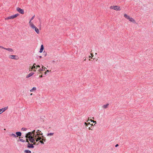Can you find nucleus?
<instances>
[{"instance_id": "35", "label": "nucleus", "mask_w": 153, "mask_h": 153, "mask_svg": "<svg viewBox=\"0 0 153 153\" xmlns=\"http://www.w3.org/2000/svg\"><path fill=\"white\" fill-rule=\"evenodd\" d=\"M90 121H91L92 122H93L94 123H96V121H94V120H92V119H91L90 120Z\"/></svg>"}, {"instance_id": "15", "label": "nucleus", "mask_w": 153, "mask_h": 153, "mask_svg": "<svg viewBox=\"0 0 153 153\" xmlns=\"http://www.w3.org/2000/svg\"><path fill=\"white\" fill-rule=\"evenodd\" d=\"M4 49L10 52H12L13 51V50L12 49L10 48H4Z\"/></svg>"}, {"instance_id": "36", "label": "nucleus", "mask_w": 153, "mask_h": 153, "mask_svg": "<svg viewBox=\"0 0 153 153\" xmlns=\"http://www.w3.org/2000/svg\"><path fill=\"white\" fill-rule=\"evenodd\" d=\"M29 23L30 25V26L31 27V25L32 24H33L31 22V21H30V20Z\"/></svg>"}, {"instance_id": "45", "label": "nucleus", "mask_w": 153, "mask_h": 153, "mask_svg": "<svg viewBox=\"0 0 153 153\" xmlns=\"http://www.w3.org/2000/svg\"><path fill=\"white\" fill-rule=\"evenodd\" d=\"M38 57H39L40 59L42 58V56H37Z\"/></svg>"}, {"instance_id": "14", "label": "nucleus", "mask_w": 153, "mask_h": 153, "mask_svg": "<svg viewBox=\"0 0 153 153\" xmlns=\"http://www.w3.org/2000/svg\"><path fill=\"white\" fill-rule=\"evenodd\" d=\"M36 133L37 134H39V135H42L43 134V133H42L41 131H40L39 130H38L36 132Z\"/></svg>"}, {"instance_id": "50", "label": "nucleus", "mask_w": 153, "mask_h": 153, "mask_svg": "<svg viewBox=\"0 0 153 153\" xmlns=\"http://www.w3.org/2000/svg\"><path fill=\"white\" fill-rule=\"evenodd\" d=\"M93 119H94V117H93Z\"/></svg>"}, {"instance_id": "25", "label": "nucleus", "mask_w": 153, "mask_h": 153, "mask_svg": "<svg viewBox=\"0 0 153 153\" xmlns=\"http://www.w3.org/2000/svg\"><path fill=\"white\" fill-rule=\"evenodd\" d=\"M10 136H13L14 137H16V136L14 134H10Z\"/></svg>"}, {"instance_id": "4", "label": "nucleus", "mask_w": 153, "mask_h": 153, "mask_svg": "<svg viewBox=\"0 0 153 153\" xmlns=\"http://www.w3.org/2000/svg\"><path fill=\"white\" fill-rule=\"evenodd\" d=\"M9 58L14 59L17 60L19 59V57L16 55H11L9 56Z\"/></svg>"}, {"instance_id": "10", "label": "nucleus", "mask_w": 153, "mask_h": 153, "mask_svg": "<svg viewBox=\"0 0 153 153\" xmlns=\"http://www.w3.org/2000/svg\"><path fill=\"white\" fill-rule=\"evenodd\" d=\"M34 74V73H33V72L30 73H29L28 75H27V76L26 78H27L30 77L32 76L33 74Z\"/></svg>"}, {"instance_id": "24", "label": "nucleus", "mask_w": 153, "mask_h": 153, "mask_svg": "<svg viewBox=\"0 0 153 153\" xmlns=\"http://www.w3.org/2000/svg\"><path fill=\"white\" fill-rule=\"evenodd\" d=\"M54 134V133H48L47 134V135L48 136H52V135H53Z\"/></svg>"}, {"instance_id": "38", "label": "nucleus", "mask_w": 153, "mask_h": 153, "mask_svg": "<svg viewBox=\"0 0 153 153\" xmlns=\"http://www.w3.org/2000/svg\"><path fill=\"white\" fill-rule=\"evenodd\" d=\"M92 128V126H89L88 127V129L89 130H92V129L91 128Z\"/></svg>"}, {"instance_id": "37", "label": "nucleus", "mask_w": 153, "mask_h": 153, "mask_svg": "<svg viewBox=\"0 0 153 153\" xmlns=\"http://www.w3.org/2000/svg\"><path fill=\"white\" fill-rule=\"evenodd\" d=\"M33 143V145H38L39 143H38L36 144V143L35 142H34Z\"/></svg>"}, {"instance_id": "34", "label": "nucleus", "mask_w": 153, "mask_h": 153, "mask_svg": "<svg viewBox=\"0 0 153 153\" xmlns=\"http://www.w3.org/2000/svg\"><path fill=\"white\" fill-rule=\"evenodd\" d=\"M35 16V15H34L33 16L32 18H31L30 20V21H31L32 20H33V19L34 18V17Z\"/></svg>"}, {"instance_id": "8", "label": "nucleus", "mask_w": 153, "mask_h": 153, "mask_svg": "<svg viewBox=\"0 0 153 153\" xmlns=\"http://www.w3.org/2000/svg\"><path fill=\"white\" fill-rule=\"evenodd\" d=\"M8 108V107H5L4 108H2L1 109H0V114H1L3 112L5 111L7 108Z\"/></svg>"}, {"instance_id": "11", "label": "nucleus", "mask_w": 153, "mask_h": 153, "mask_svg": "<svg viewBox=\"0 0 153 153\" xmlns=\"http://www.w3.org/2000/svg\"><path fill=\"white\" fill-rule=\"evenodd\" d=\"M16 137H20L22 135V133L20 131L17 132L16 133Z\"/></svg>"}, {"instance_id": "48", "label": "nucleus", "mask_w": 153, "mask_h": 153, "mask_svg": "<svg viewBox=\"0 0 153 153\" xmlns=\"http://www.w3.org/2000/svg\"><path fill=\"white\" fill-rule=\"evenodd\" d=\"M33 71H36V70H33Z\"/></svg>"}, {"instance_id": "33", "label": "nucleus", "mask_w": 153, "mask_h": 153, "mask_svg": "<svg viewBox=\"0 0 153 153\" xmlns=\"http://www.w3.org/2000/svg\"><path fill=\"white\" fill-rule=\"evenodd\" d=\"M35 130H33V131H32V132H31L32 133V134H33V135L34 134V135H35Z\"/></svg>"}, {"instance_id": "18", "label": "nucleus", "mask_w": 153, "mask_h": 153, "mask_svg": "<svg viewBox=\"0 0 153 153\" xmlns=\"http://www.w3.org/2000/svg\"><path fill=\"white\" fill-rule=\"evenodd\" d=\"M109 105V104L108 103L105 105H103V106H102V107L104 108H108Z\"/></svg>"}, {"instance_id": "23", "label": "nucleus", "mask_w": 153, "mask_h": 153, "mask_svg": "<svg viewBox=\"0 0 153 153\" xmlns=\"http://www.w3.org/2000/svg\"><path fill=\"white\" fill-rule=\"evenodd\" d=\"M36 90V87H33L31 90H30V91L32 92L33 91H35Z\"/></svg>"}, {"instance_id": "31", "label": "nucleus", "mask_w": 153, "mask_h": 153, "mask_svg": "<svg viewBox=\"0 0 153 153\" xmlns=\"http://www.w3.org/2000/svg\"><path fill=\"white\" fill-rule=\"evenodd\" d=\"M43 141H42V140H41L39 141V142H40L42 144H44V142H43Z\"/></svg>"}, {"instance_id": "19", "label": "nucleus", "mask_w": 153, "mask_h": 153, "mask_svg": "<svg viewBox=\"0 0 153 153\" xmlns=\"http://www.w3.org/2000/svg\"><path fill=\"white\" fill-rule=\"evenodd\" d=\"M126 19H129L130 18V16H128L126 14H125L124 15Z\"/></svg>"}, {"instance_id": "40", "label": "nucleus", "mask_w": 153, "mask_h": 153, "mask_svg": "<svg viewBox=\"0 0 153 153\" xmlns=\"http://www.w3.org/2000/svg\"><path fill=\"white\" fill-rule=\"evenodd\" d=\"M0 48H1L2 49H4V48H4V47H3V46H0Z\"/></svg>"}, {"instance_id": "20", "label": "nucleus", "mask_w": 153, "mask_h": 153, "mask_svg": "<svg viewBox=\"0 0 153 153\" xmlns=\"http://www.w3.org/2000/svg\"><path fill=\"white\" fill-rule=\"evenodd\" d=\"M38 136H39V134H35V135H33V137L35 139L36 138H37V137H38Z\"/></svg>"}, {"instance_id": "17", "label": "nucleus", "mask_w": 153, "mask_h": 153, "mask_svg": "<svg viewBox=\"0 0 153 153\" xmlns=\"http://www.w3.org/2000/svg\"><path fill=\"white\" fill-rule=\"evenodd\" d=\"M128 19L130 21L132 22L133 23H135V20L132 18H130V17L129 19Z\"/></svg>"}, {"instance_id": "5", "label": "nucleus", "mask_w": 153, "mask_h": 153, "mask_svg": "<svg viewBox=\"0 0 153 153\" xmlns=\"http://www.w3.org/2000/svg\"><path fill=\"white\" fill-rule=\"evenodd\" d=\"M31 137H32V133L31 132H29L27 133L25 135V137L26 138H30Z\"/></svg>"}, {"instance_id": "21", "label": "nucleus", "mask_w": 153, "mask_h": 153, "mask_svg": "<svg viewBox=\"0 0 153 153\" xmlns=\"http://www.w3.org/2000/svg\"><path fill=\"white\" fill-rule=\"evenodd\" d=\"M42 141H43L44 142H45L46 140L44 136H42Z\"/></svg>"}, {"instance_id": "39", "label": "nucleus", "mask_w": 153, "mask_h": 153, "mask_svg": "<svg viewBox=\"0 0 153 153\" xmlns=\"http://www.w3.org/2000/svg\"><path fill=\"white\" fill-rule=\"evenodd\" d=\"M35 139L36 140V142H37L39 141V139L37 138Z\"/></svg>"}, {"instance_id": "26", "label": "nucleus", "mask_w": 153, "mask_h": 153, "mask_svg": "<svg viewBox=\"0 0 153 153\" xmlns=\"http://www.w3.org/2000/svg\"><path fill=\"white\" fill-rule=\"evenodd\" d=\"M22 131H26L27 130V128H22L21 129Z\"/></svg>"}, {"instance_id": "32", "label": "nucleus", "mask_w": 153, "mask_h": 153, "mask_svg": "<svg viewBox=\"0 0 153 153\" xmlns=\"http://www.w3.org/2000/svg\"><path fill=\"white\" fill-rule=\"evenodd\" d=\"M50 71L48 70H47L45 73H44V74L45 75H46V74L47 73V72H49Z\"/></svg>"}, {"instance_id": "44", "label": "nucleus", "mask_w": 153, "mask_h": 153, "mask_svg": "<svg viewBox=\"0 0 153 153\" xmlns=\"http://www.w3.org/2000/svg\"><path fill=\"white\" fill-rule=\"evenodd\" d=\"M36 66L37 67H38V68H40V65H39Z\"/></svg>"}, {"instance_id": "3", "label": "nucleus", "mask_w": 153, "mask_h": 153, "mask_svg": "<svg viewBox=\"0 0 153 153\" xmlns=\"http://www.w3.org/2000/svg\"><path fill=\"white\" fill-rule=\"evenodd\" d=\"M31 27L33 29H34L37 34L39 33V31L38 29L33 24H32L31 25Z\"/></svg>"}, {"instance_id": "12", "label": "nucleus", "mask_w": 153, "mask_h": 153, "mask_svg": "<svg viewBox=\"0 0 153 153\" xmlns=\"http://www.w3.org/2000/svg\"><path fill=\"white\" fill-rule=\"evenodd\" d=\"M44 50V46L43 45H42L41 46L40 48L39 52L40 53H42Z\"/></svg>"}, {"instance_id": "43", "label": "nucleus", "mask_w": 153, "mask_h": 153, "mask_svg": "<svg viewBox=\"0 0 153 153\" xmlns=\"http://www.w3.org/2000/svg\"><path fill=\"white\" fill-rule=\"evenodd\" d=\"M119 146V145H118V144H117L115 145V147H117V146Z\"/></svg>"}, {"instance_id": "47", "label": "nucleus", "mask_w": 153, "mask_h": 153, "mask_svg": "<svg viewBox=\"0 0 153 153\" xmlns=\"http://www.w3.org/2000/svg\"><path fill=\"white\" fill-rule=\"evenodd\" d=\"M38 57H38L37 56V59H38Z\"/></svg>"}, {"instance_id": "30", "label": "nucleus", "mask_w": 153, "mask_h": 153, "mask_svg": "<svg viewBox=\"0 0 153 153\" xmlns=\"http://www.w3.org/2000/svg\"><path fill=\"white\" fill-rule=\"evenodd\" d=\"M43 54L45 56H46L47 55V53L46 52H45V51L43 52Z\"/></svg>"}, {"instance_id": "28", "label": "nucleus", "mask_w": 153, "mask_h": 153, "mask_svg": "<svg viewBox=\"0 0 153 153\" xmlns=\"http://www.w3.org/2000/svg\"><path fill=\"white\" fill-rule=\"evenodd\" d=\"M37 138L39 139V140H41L42 139V137L39 136V135L38 136V137H37Z\"/></svg>"}, {"instance_id": "16", "label": "nucleus", "mask_w": 153, "mask_h": 153, "mask_svg": "<svg viewBox=\"0 0 153 153\" xmlns=\"http://www.w3.org/2000/svg\"><path fill=\"white\" fill-rule=\"evenodd\" d=\"M85 124L86 126L88 127V125L91 126H93V124H90V123H86V122L85 123Z\"/></svg>"}, {"instance_id": "7", "label": "nucleus", "mask_w": 153, "mask_h": 153, "mask_svg": "<svg viewBox=\"0 0 153 153\" xmlns=\"http://www.w3.org/2000/svg\"><path fill=\"white\" fill-rule=\"evenodd\" d=\"M27 147L29 148H34V146H33V144L29 143H28L27 144Z\"/></svg>"}, {"instance_id": "1", "label": "nucleus", "mask_w": 153, "mask_h": 153, "mask_svg": "<svg viewBox=\"0 0 153 153\" xmlns=\"http://www.w3.org/2000/svg\"><path fill=\"white\" fill-rule=\"evenodd\" d=\"M19 15V14L18 13H17L15 14L14 15H12L10 16H8L5 18V20H8L10 19H13Z\"/></svg>"}, {"instance_id": "46", "label": "nucleus", "mask_w": 153, "mask_h": 153, "mask_svg": "<svg viewBox=\"0 0 153 153\" xmlns=\"http://www.w3.org/2000/svg\"><path fill=\"white\" fill-rule=\"evenodd\" d=\"M86 59L85 58V59H84V60H85H85H86Z\"/></svg>"}, {"instance_id": "49", "label": "nucleus", "mask_w": 153, "mask_h": 153, "mask_svg": "<svg viewBox=\"0 0 153 153\" xmlns=\"http://www.w3.org/2000/svg\"><path fill=\"white\" fill-rule=\"evenodd\" d=\"M32 95V93L30 94V95Z\"/></svg>"}, {"instance_id": "6", "label": "nucleus", "mask_w": 153, "mask_h": 153, "mask_svg": "<svg viewBox=\"0 0 153 153\" xmlns=\"http://www.w3.org/2000/svg\"><path fill=\"white\" fill-rule=\"evenodd\" d=\"M17 10L20 13L23 14L24 13V10H23L21 9V8L18 7L16 8Z\"/></svg>"}, {"instance_id": "29", "label": "nucleus", "mask_w": 153, "mask_h": 153, "mask_svg": "<svg viewBox=\"0 0 153 153\" xmlns=\"http://www.w3.org/2000/svg\"><path fill=\"white\" fill-rule=\"evenodd\" d=\"M19 140L23 142H25V140L22 139H19Z\"/></svg>"}, {"instance_id": "9", "label": "nucleus", "mask_w": 153, "mask_h": 153, "mask_svg": "<svg viewBox=\"0 0 153 153\" xmlns=\"http://www.w3.org/2000/svg\"><path fill=\"white\" fill-rule=\"evenodd\" d=\"M28 139L30 142L31 143H34L35 141V139L33 137H31L30 138H29Z\"/></svg>"}, {"instance_id": "27", "label": "nucleus", "mask_w": 153, "mask_h": 153, "mask_svg": "<svg viewBox=\"0 0 153 153\" xmlns=\"http://www.w3.org/2000/svg\"><path fill=\"white\" fill-rule=\"evenodd\" d=\"M36 65V64H35V63L33 65V66L32 67V69L35 68L36 66H35V65Z\"/></svg>"}, {"instance_id": "13", "label": "nucleus", "mask_w": 153, "mask_h": 153, "mask_svg": "<svg viewBox=\"0 0 153 153\" xmlns=\"http://www.w3.org/2000/svg\"><path fill=\"white\" fill-rule=\"evenodd\" d=\"M42 68H40L39 70V72H40V71H44L45 70V69H46V68L45 67H44V66H42Z\"/></svg>"}, {"instance_id": "2", "label": "nucleus", "mask_w": 153, "mask_h": 153, "mask_svg": "<svg viewBox=\"0 0 153 153\" xmlns=\"http://www.w3.org/2000/svg\"><path fill=\"white\" fill-rule=\"evenodd\" d=\"M110 8L116 10H121L120 7L118 6H111L110 7Z\"/></svg>"}, {"instance_id": "22", "label": "nucleus", "mask_w": 153, "mask_h": 153, "mask_svg": "<svg viewBox=\"0 0 153 153\" xmlns=\"http://www.w3.org/2000/svg\"><path fill=\"white\" fill-rule=\"evenodd\" d=\"M24 152L26 153H31V151L27 149L25 150Z\"/></svg>"}, {"instance_id": "41", "label": "nucleus", "mask_w": 153, "mask_h": 153, "mask_svg": "<svg viewBox=\"0 0 153 153\" xmlns=\"http://www.w3.org/2000/svg\"><path fill=\"white\" fill-rule=\"evenodd\" d=\"M26 142L27 143H30L29 141L28 140V139H26Z\"/></svg>"}, {"instance_id": "42", "label": "nucleus", "mask_w": 153, "mask_h": 153, "mask_svg": "<svg viewBox=\"0 0 153 153\" xmlns=\"http://www.w3.org/2000/svg\"><path fill=\"white\" fill-rule=\"evenodd\" d=\"M43 77V76L42 75H40L39 76V77L40 78H42Z\"/></svg>"}]
</instances>
